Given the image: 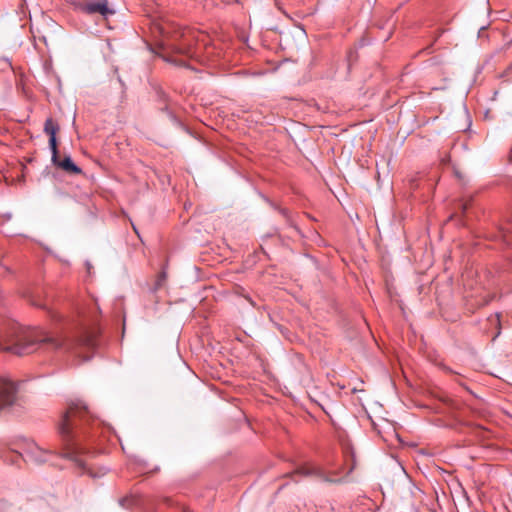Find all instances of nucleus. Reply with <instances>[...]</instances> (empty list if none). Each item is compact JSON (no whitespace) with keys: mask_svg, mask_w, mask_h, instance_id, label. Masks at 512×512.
I'll list each match as a JSON object with an SVG mask.
<instances>
[{"mask_svg":"<svg viewBox=\"0 0 512 512\" xmlns=\"http://www.w3.org/2000/svg\"><path fill=\"white\" fill-rule=\"evenodd\" d=\"M345 458L348 466V473H351L356 467V455L352 447L345 448Z\"/></svg>","mask_w":512,"mask_h":512,"instance_id":"obj_9","label":"nucleus"},{"mask_svg":"<svg viewBox=\"0 0 512 512\" xmlns=\"http://www.w3.org/2000/svg\"><path fill=\"white\" fill-rule=\"evenodd\" d=\"M295 473H301L303 475H310L313 473V471L309 468L302 467V468L298 469Z\"/></svg>","mask_w":512,"mask_h":512,"instance_id":"obj_10","label":"nucleus"},{"mask_svg":"<svg viewBox=\"0 0 512 512\" xmlns=\"http://www.w3.org/2000/svg\"><path fill=\"white\" fill-rule=\"evenodd\" d=\"M460 207H461V209H462L463 213H465V212H466V210H467V208H468V204H467L466 202H465V203H461V204H460Z\"/></svg>","mask_w":512,"mask_h":512,"instance_id":"obj_13","label":"nucleus"},{"mask_svg":"<svg viewBox=\"0 0 512 512\" xmlns=\"http://www.w3.org/2000/svg\"><path fill=\"white\" fill-rule=\"evenodd\" d=\"M165 278H166V273L162 272L161 275L159 276L158 280H157L156 288H159L161 286V284L165 280Z\"/></svg>","mask_w":512,"mask_h":512,"instance_id":"obj_11","label":"nucleus"},{"mask_svg":"<svg viewBox=\"0 0 512 512\" xmlns=\"http://www.w3.org/2000/svg\"><path fill=\"white\" fill-rule=\"evenodd\" d=\"M491 322H496L497 325H500L499 314H496L495 317L491 319Z\"/></svg>","mask_w":512,"mask_h":512,"instance_id":"obj_12","label":"nucleus"},{"mask_svg":"<svg viewBox=\"0 0 512 512\" xmlns=\"http://www.w3.org/2000/svg\"><path fill=\"white\" fill-rule=\"evenodd\" d=\"M53 164L62 168L64 171L73 173V174H81L82 169L77 166L71 159L70 156H66L64 159L60 160L57 156L56 161L52 160Z\"/></svg>","mask_w":512,"mask_h":512,"instance_id":"obj_8","label":"nucleus"},{"mask_svg":"<svg viewBox=\"0 0 512 512\" xmlns=\"http://www.w3.org/2000/svg\"><path fill=\"white\" fill-rule=\"evenodd\" d=\"M196 34L189 28H177L167 38L165 45L170 50L171 55L166 58L177 66L188 67L187 61L177 56L193 58L196 56Z\"/></svg>","mask_w":512,"mask_h":512,"instance_id":"obj_3","label":"nucleus"},{"mask_svg":"<svg viewBox=\"0 0 512 512\" xmlns=\"http://www.w3.org/2000/svg\"><path fill=\"white\" fill-rule=\"evenodd\" d=\"M17 387L8 378L0 377V410L12 407L17 401Z\"/></svg>","mask_w":512,"mask_h":512,"instance_id":"obj_6","label":"nucleus"},{"mask_svg":"<svg viewBox=\"0 0 512 512\" xmlns=\"http://www.w3.org/2000/svg\"><path fill=\"white\" fill-rule=\"evenodd\" d=\"M73 6L76 10L81 11L88 15L100 14L103 17L113 15L115 11L108 6L107 0H78L73 2Z\"/></svg>","mask_w":512,"mask_h":512,"instance_id":"obj_5","label":"nucleus"},{"mask_svg":"<svg viewBox=\"0 0 512 512\" xmlns=\"http://www.w3.org/2000/svg\"><path fill=\"white\" fill-rule=\"evenodd\" d=\"M21 451H10L9 457H5V461H10L12 464L17 463L20 458L25 461H31L37 464L44 463L48 460L51 452L39 447L33 440L23 439L19 444Z\"/></svg>","mask_w":512,"mask_h":512,"instance_id":"obj_4","label":"nucleus"},{"mask_svg":"<svg viewBox=\"0 0 512 512\" xmlns=\"http://www.w3.org/2000/svg\"><path fill=\"white\" fill-rule=\"evenodd\" d=\"M59 130V126L53 122L51 118L46 119L44 124V132L49 135V147L52 153L51 160L56 161L57 159V139L56 133Z\"/></svg>","mask_w":512,"mask_h":512,"instance_id":"obj_7","label":"nucleus"},{"mask_svg":"<svg viewBox=\"0 0 512 512\" xmlns=\"http://www.w3.org/2000/svg\"><path fill=\"white\" fill-rule=\"evenodd\" d=\"M96 340L93 334L82 331L75 338L55 336L46 331H23L20 326L13 324L9 331L3 333L0 339V350L11 352L17 355L30 354L38 349L44 348L55 351L74 353L88 360L89 357L83 354L84 350H93Z\"/></svg>","mask_w":512,"mask_h":512,"instance_id":"obj_1","label":"nucleus"},{"mask_svg":"<svg viewBox=\"0 0 512 512\" xmlns=\"http://www.w3.org/2000/svg\"><path fill=\"white\" fill-rule=\"evenodd\" d=\"M91 420L90 412L82 401L72 403L62 417L58 430L63 441V448L60 454L74 462L81 473H87L92 478H98L106 473L105 469H101L99 473L94 472L87 466L86 460L83 458L85 451L81 447L77 433L78 429L89 423Z\"/></svg>","mask_w":512,"mask_h":512,"instance_id":"obj_2","label":"nucleus"}]
</instances>
